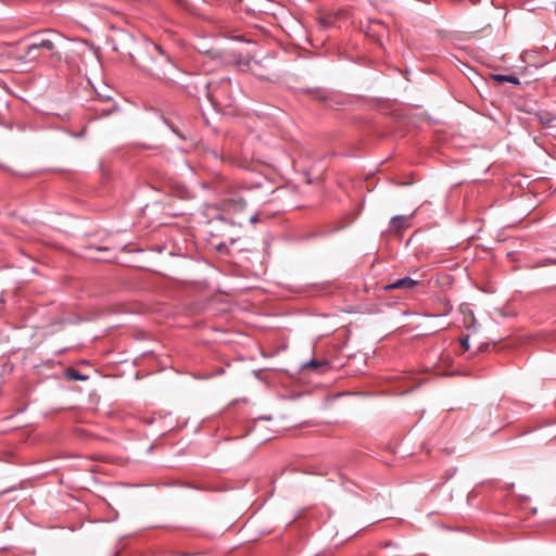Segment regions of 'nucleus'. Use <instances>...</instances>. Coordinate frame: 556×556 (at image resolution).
I'll list each match as a JSON object with an SVG mask.
<instances>
[{"instance_id":"obj_1","label":"nucleus","mask_w":556,"mask_h":556,"mask_svg":"<svg viewBox=\"0 0 556 556\" xmlns=\"http://www.w3.org/2000/svg\"><path fill=\"white\" fill-rule=\"evenodd\" d=\"M149 53L151 55L157 54L156 60L152 62V66L149 70L150 74L159 79L176 81L178 68L163 48L156 43H151Z\"/></svg>"},{"instance_id":"obj_2","label":"nucleus","mask_w":556,"mask_h":556,"mask_svg":"<svg viewBox=\"0 0 556 556\" xmlns=\"http://www.w3.org/2000/svg\"><path fill=\"white\" fill-rule=\"evenodd\" d=\"M206 100L215 108H229L233 103L232 84L230 78H222L218 83H207Z\"/></svg>"},{"instance_id":"obj_3","label":"nucleus","mask_w":556,"mask_h":556,"mask_svg":"<svg viewBox=\"0 0 556 556\" xmlns=\"http://www.w3.org/2000/svg\"><path fill=\"white\" fill-rule=\"evenodd\" d=\"M417 280L412 279L410 277H404L395 280L394 282L388 285L386 289H404L412 290L417 286Z\"/></svg>"},{"instance_id":"obj_4","label":"nucleus","mask_w":556,"mask_h":556,"mask_svg":"<svg viewBox=\"0 0 556 556\" xmlns=\"http://www.w3.org/2000/svg\"><path fill=\"white\" fill-rule=\"evenodd\" d=\"M410 216L406 215H396L390 220V230L399 232L403 228L409 226Z\"/></svg>"},{"instance_id":"obj_5","label":"nucleus","mask_w":556,"mask_h":556,"mask_svg":"<svg viewBox=\"0 0 556 556\" xmlns=\"http://www.w3.org/2000/svg\"><path fill=\"white\" fill-rule=\"evenodd\" d=\"M40 51L37 42L30 43L25 48L20 59L24 61H35L40 56Z\"/></svg>"},{"instance_id":"obj_6","label":"nucleus","mask_w":556,"mask_h":556,"mask_svg":"<svg viewBox=\"0 0 556 556\" xmlns=\"http://www.w3.org/2000/svg\"><path fill=\"white\" fill-rule=\"evenodd\" d=\"M492 77L497 83H510L513 85L520 84L519 79L514 75L495 74Z\"/></svg>"},{"instance_id":"obj_7","label":"nucleus","mask_w":556,"mask_h":556,"mask_svg":"<svg viewBox=\"0 0 556 556\" xmlns=\"http://www.w3.org/2000/svg\"><path fill=\"white\" fill-rule=\"evenodd\" d=\"M39 50L53 51L54 43L51 39H41L37 42Z\"/></svg>"},{"instance_id":"obj_8","label":"nucleus","mask_w":556,"mask_h":556,"mask_svg":"<svg viewBox=\"0 0 556 556\" xmlns=\"http://www.w3.org/2000/svg\"><path fill=\"white\" fill-rule=\"evenodd\" d=\"M68 377L71 379H74V380H86L87 377L81 375L79 371H77L76 369H70L68 372H67Z\"/></svg>"},{"instance_id":"obj_9","label":"nucleus","mask_w":556,"mask_h":556,"mask_svg":"<svg viewBox=\"0 0 556 556\" xmlns=\"http://www.w3.org/2000/svg\"><path fill=\"white\" fill-rule=\"evenodd\" d=\"M460 345L464 350H468L469 349V337H465L460 340Z\"/></svg>"},{"instance_id":"obj_10","label":"nucleus","mask_w":556,"mask_h":556,"mask_svg":"<svg viewBox=\"0 0 556 556\" xmlns=\"http://www.w3.org/2000/svg\"><path fill=\"white\" fill-rule=\"evenodd\" d=\"M543 265L556 264V258L547 257L542 261Z\"/></svg>"},{"instance_id":"obj_11","label":"nucleus","mask_w":556,"mask_h":556,"mask_svg":"<svg viewBox=\"0 0 556 556\" xmlns=\"http://www.w3.org/2000/svg\"><path fill=\"white\" fill-rule=\"evenodd\" d=\"M308 365H311V366H316L317 364L315 363V361H311V362L308 363Z\"/></svg>"}]
</instances>
